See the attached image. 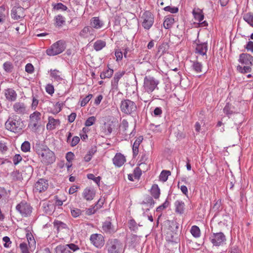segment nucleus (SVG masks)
I'll return each mask as SVG.
<instances>
[{"label":"nucleus","instance_id":"4d7b16f0","mask_svg":"<svg viewBox=\"0 0 253 253\" xmlns=\"http://www.w3.org/2000/svg\"><path fill=\"white\" fill-rule=\"evenodd\" d=\"M45 90L49 94L52 95L54 92V87L52 85L48 84L45 87Z\"/></svg>","mask_w":253,"mask_h":253},{"label":"nucleus","instance_id":"a211bd4d","mask_svg":"<svg viewBox=\"0 0 253 253\" xmlns=\"http://www.w3.org/2000/svg\"><path fill=\"white\" fill-rule=\"evenodd\" d=\"M3 94L6 100L10 102L15 101L17 97V94L16 91L11 88L4 89L3 91Z\"/></svg>","mask_w":253,"mask_h":253},{"label":"nucleus","instance_id":"b1692460","mask_svg":"<svg viewBox=\"0 0 253 253\" xmlns=\"http://www.w3.org/2000/svg\"><path fill=\"white\" fill-rule=\"evenodd\" d=\"M155 204V202L151 197H148L145 201L141 203L142 209L144 211H147L152 208Z\"/></svg>","mask_w":253,"mask_h":253},{"label":"nucleus","instance_id":"c9c22d12","mask_svg":"<svg viewBox=\"0 0 253 253\" xmlns=\"http://www.w3.org/2000/svg\"><path fill=\"white\" fill-rule=\"evenodd\" d=\"M7 15L8 12L5 10V7L4 6H0V23L3 22L5 20Z\"/></svg>","mask_w":253,"mask_h":253},{"label":"nucleus","instance_id":"7ed1b4c3","mask_svg":"<svg viewBox=\"0 0 253 253\" xmlns=\"http://www.w3.org/2000/svg\"><path fill=\"white\" fill-rule=\"evenodd\" d=\"M253 57L247 53H242L240 55L239 61L245 65L242 67L238 65L237 67L238 71L241 73H247L251 71V66L252 65Z\"/></svg>","mask_w":253,"mask_h":253},{"label":"nucleus","instance_id":"c85d7f7f","mask_svg":"<svg viewBox=\"0 0 253 253\" xmlns=\"http://www.w3.org/2000/svg\"><path fill=\"white\" fill-rule=\"evenodd\" d=\"M143 137L142 136H139L136 138L133 143V147H132V151H133V155L134 157H136L139 152L138 148L139 146L142 141Z\"/></svg>","mask_w":253,"mask_h":253},{"label":"nucleus","instance_id":"6ab92c4d","mask_svg":"<svg viewBox=\"0 0 253 253\" xmlns=\"http://www.w3.org/2000/svg\"><path fill=\"white\" fill-rule=\"evenodd\" d=\"M95 195V191L93 189L88 187L85 188L82 193V197L86 201L92 200Z\"/></svg>","mask_w":253,"mask_h":253},{"label":"nucleus","instance_id":"3c124183","mask_svg":"<svg viewBox=\"0 0 253 253\" xmlns=\"http://www.w3.org/2000/svg\"><path fill=\"white\" fill-rule=\"evenodd\" d=\"M54 8L57 10H61L62 11H65L67 10V7L62 3H58L54 6Z\"/></svg>","mask_w":253,"mask_h":253},{"label":"nucleus","instance_id":"5fc2aeb1","mask_svg":"<svg viewBox=\"0 0 253 253\" xmlns=\"http://www.w3.org/2000/svg\"><path fill=\"white\" fill-rule=\"evenodd\" d=\"M19 247L22 253H29L27 245L26 243H21Z\"/></svg>","mask_w":253,"mask_h":253},{"label":"nucleus","instance_id":"cd10ccee","mask_svg":"<svg viewBox=\"0 0 253 253\" xmlns=\"http://www.w3.org/2000/svg\"><path fill=\"white\" fill-rule=\"evenodd\" d=\"M113 128V122H108L104 123L102 129L105 135H110L112 132Z\"/></svg>","mask_w":253,"mask_h":253},{"label":"nucleus","instance_id":"052dcab7","mask_svg":"<svg viewBox=\"0 0 253 253\" xmlns=\"http://www.w3.org/2000/svg\"><path fill=\"white\" fill-rule=\"evenodd\" d=\"M7 150V147L4 142L0 141V153L4 154Z\"/></svg>","mask_w":253,"mask_h":253},{"label":"nucleus","instance_id":"f3484780","mask_svg":"<svg viewBox=\"0 0 253 253\" xmlns=\"http://www.w3.org/2000/svg\"><path fill=\"white\" fill-rule=\"evenodd\" d=\"M113 163L115 167H121L126 162L125 156L121 153H117L113 158Z\"/></svg>","mask_w":253,"mask_h":253},{"label":"nucleus","instance_id":"2f4dec72","mask_svg":"<svg viewBox=\"0 0 253 253\" xmlns=\"http://www.w3.org/2000/svg\"><path fill=\"white\" fill-rule=\"evenodd\" d=\"M150 193L155 199H158L160 195V189L157 184H153L151 187Z\"/></svg>","mask_w":253,"mask_h":253},{"label":"nucleus","instance_id":"4be33fe9","mask_svg":"<svg viewBox=\"0 0 253 253\" xmlns=\"http://www.w3.org/2000/svg\"><path fill=\"white\" fill-rule=\"evenodd\" d=\"M90 25L93 29H99L104 26V23L98 17H93L90 20Z\"/></svg>","mask_w":253,"mask_h":253},{"label":"nucleus","instance_id":"603ef678","mask_svg":"<svg viewBox=\"0 0 253 253\" xmlns=\"http://www.w3.org/2000/svg\"><path fill=\"white\" fill-rule=\"evenodd\" d=\"M28 244L30 248H35L36 246V241L34 238L31 236L27 237Z\"/></svg>","mask_w":253,"mask_h":253},{"label":"nucleus","instance_id":"0e129e2a","mask_svg":"<svg viewBox=\"0 0 253 253\" xmlns=\"http://www.w3.org/2000/svg\"><path fill=\"white\" fill-rule=\"evenodd\" d=\"M74 154L71 152H69L66 154V159L68 162H71L74 159Z\"/></svg>","mask_w":253,"mask_h":253},{"label":"nucleus","instance_id":"423d86ee","mask_svg":"<svg viewBox=\"0 0 253 253\" xmlns=\"http://www.w3.org/2000/svg\"><path fill=\"white\" fill-rule=\"evenodd\" d=\"M159 82L154 77L150 76H146L144 79L143 88L144 93H152L157 87Z\"/></svg>","mask_w":253,"mask_h":253},{"label":"nucleus","instance_id":"ddd939ff","mask_svg":"<svg viewBox=\"0 0 253 253\" xmlns=\"http://www.w3.org/2000/svg\"><path fill=\"white\" fill-rule=\"evenodd\" d=\"M89 239L91 243L97 248H101L105 244L104 237L101 234H92Z\"/></svg>","mask_w":253,"mask_h":253},{"label":"nucleus","instance_id":"aec40b11","mask_svg":"<svg viewBox=\"0 0 253 253\" xmlns=\"http://www.w3.org/2000/svg\"><path fill=\"white\" fill-rule=\"evenodd\" d=\"M14 112L19 115H24L27 112V108L25 104L23 102H16L13 106Z\"/></svg>","mask_w":253,"mask_h":253},{"label":"nucleus","instance_id":"2eb2a0df","mask_svg":"<svg viewBox=\"0 0 253 253\" xmlns=\"http://www.w3.org/2000/svg\"><path fill=\"white\" fill-rule=\"evenodd\" d=\"M192 13L194 19L199 22L202 26L208 25V23L206 21H203L204 18V14L203 10L200 8H194L193 10Z\"/></svg>","mask_w":253,"mask_h":253},{"label":"nucleus","instance_id":"39448f33","mask_svg":"<svg viewBox=\"0 0 253 253\" xmlns=\"http://www.w3.org/2000/svg\"><path fill=\"white\" fill-rule=\"evenodd\" d=\"M168 227L166 231V240L169 242H173L177 237L178 223L174 221H168Z\"/></svg>","mask_w":253,"mask_h":253},{"label":"nucleus","instance_id":"dca6fc26","mask_svg":"<svg viewBox=\"0 0 253 253\" xmlns=\"http://www.w3.org/2000/svg\"><path fill=\"white\" fill-rule=\"evenodd\" d=\"M48 187L47 180L41 178L39 179L35 184L34 190L36 191L42 192L45 191Z\"/></svg>","mask_w":253,"mask_h":253},{"label":"nucleus","instance_id":"c756f323","mask_svg":"<svg viewBox=\"0 0 253 253\" xmlns=\"http://www.w3.org/2000/svg\"><path fill=\"white\" fill-rule=\"evenodd\" d=\"M175 211L179 214H182L184 212L185 204L181 201H176L174 203Z\"/></svg>","mask_w":253,"mask_h":253},{"label":"nucleus","instance_id":"7c9ffc66","mask_svg":"<svg viewBox=\"0 0 253 253\" xmlns=\"http://www.w3.org/2000/svg\"><path fill=\"white\" fill-rule=\"evenodd\" d=\"M174 23V19L172 16L166 17L163 23L164 27L166 29L172 27Z\"/></svg>","mask_w":253,"mask_h":253},{"label":"nucleus","instance_id":"58836bf2","mask_svg":"<svg viewBox=\"0 0 253 253\" xmlns=\"http://www.w3.org/2000/svg\"><path fill=\"white\" fill-rule=\"evenodd\" d=\"M170 175V172L169 170H163L159 176V179L163 182H165L167 180L168 176Z\"/></svg>","mask_w":253,"mask_h":253},{"label":"nucleus","instance_id":"473e14b6","mask_svg":"<svg viewBox=\"0 0 253 253\" xmlns=\"http://www.w3.org/2000/svg\"><path fill=\"white\" fill-rule=\"evenodd\" d=\"M243 18L250 26L253 27V13L248 12L244 14Z\"/></svg>","mask_w":253,"mask_h":253},{"label":"nucleus","instance_id":"69168bd1","mask_svg":"<svg viewBox=\"0 0 253 253\" xmlns=\"http://www.w3.org/2000/svg\"><path fill=\"white\" fill-rule=\"evenodd\" d=\"M104 203V200L102 198H100L98 200L95 206V207L96 209V210H97L98 209L101 208L103 206Z\"/></svg>","mask_w":253,"mask_h":253},{"label":"nucleus","instance_id":"412c9836","mask_svg":"<svg viewBox=\"0 0 253 253\" xmlns=\"http://www.w3.org/2000/svg\"><path fill=\"white\" fill-rule=\"evenodd\" d=\"M60 121L59 119H55L52 117L48 118V123L46 125V128L48 130H53L60 125Z\"/></svg>","mask_w":253,"mask_h":253},{"label":"nucleus","instance_id":"f257e3e1","mask_svg":"<svg viewBox=\"0 0 253 253\" xmlns=\"http://www.w3.org/2000/svg\"><path fill=\"white\" fill-rule=\"evenodd\" d=\"M5 126L8 130L16 133L20 132L25 125L20 117L14 115L8 118L5 123Z\"/></svg>","mask_w":253,"mask_h":253},{"label":"nucleus","instance_id":"bb28decb","mask_svg":"<svg viewBox=\"0 0 253 253\" xmlns=\"http://www.w3.org/2000/svg\"><path fill=\"white\" fill-rule=\"evenodd\" d=\"M208 50L207 44L203 43L198 44L196 45L195 50L196 53L201 55H206Z\"/></svg>","mask_w":253,"mask_h":253},{"label":"nucleus","instance_id":"1a4fd4ad","mask_svg":"<svg viewBox=\"0 0 253 253\" xmlns=\"http://www.w3.org/2000/svg\"><path fill=\"white\" fill-rule=\"evenodd\" d=\"M41 114L35 111L30 115L29 128L33 132H36L38 128V123L41 120Z\"/></svg>","mask_w":253,"mask_h":253},{"label":"nucleus","instance_id":"13d9d810","mask_svg":"<svg viewBox=\"0 0 253 253\" xmlns=\"http://www.w3.org/2000/svg\"><path fill=\"white\" fill-rule=\"evenodd\" d=\"M80 140V139L79 137L77 136L73 137L70 143V145L72 147L75 146L79 143Z\"/></svg>","mask_w":253,"mask_h":253},{"label":"nucleus","instance_id":"393cba45","mask_svg":"<svg viewBox=\"0 0 253 253\" xmlns=\"http://www.w3.org/2000/svg\"><path fill=\"white\" fill-rule=\"evenodd\" d=\"M89 35H94V29L89 26H85L80 32V36L84 38H87Z\"/></svg>","mask_w":253,"mask_h":253},{"label":"nucleus","instance_id":"a878e982","mask_svg":"<svg viewBox=\"0 0 253 253\" xmlns=\"http://www.w3.org/2000/svg\"><path fill=\"white\" fill-rule=\"evenodd\" d=\"M102 229L106 233H113L116 232V229L109 221H106L103 222Z\"/></svg>","mask_w":253,"mask_h":253},{"label":"nucleus","instance_id":"4468645a","mask_svg":"<svg viewBox=\"0 0 253 253\" xmlns=\"http://www.w3.org/2000/svg\"><path fill=\"white\" fill-rule=\"evenodd\" d=\"M210 240L214 246H219L222 245L226 241V238L222 232L213 233L210 237Z\"/></svg>","mask_w":253,"mask_h":253},{"label":"nucleus","instance_id":"c03bdc74","mask_svg":"<svg viewBox=\"0 0 253 253\" xmlns=\"http://www.w3.org/2000/svg\"><path fill=\"white\" fill-rule=\"evenodd\" d=\"M232 107L231 104L227 103L223 109V111L226 115H231L234 113L233 110L232 109Z\"/></svg>","mask_w":253,"mask_h":253},{"label":"nucleus","instance_id":"79ce46f5","mask_svg":"<svg viewBox=\"0 0 253 253\" xmlns=\"http://www.w3.org/2000/svg\"><path fill=\"white\" fill-rule=\"evenodd\" d=\"M96 120V118L94 116L89 117L85 122V126L88 127L93 125L95 123Z\"/></svg>","mask_w":253,"mask_h":253},{"label":"nucleus","instance_id":"e2e57ef3","mask_svg":"<svg viewBox=\"0 0 253 253\" xmlns=\"http://www.w3.org/2000/svg\"><path fill=\"white\" fill-rule=\"evenodd\" d=\"M117 61L121 60L123 58V53L120 50H116L115 53Z\"/></svg>","mask_w":253,"mask_h":253},{"label":"nucleus","instance_id":"f8f14e48","mask_svg":"<svg viewBox=\"0 0 253 253\" xmlns=\"http://www.w3.org/2000/svg\"><path fill=\"white\" fill-rule=\"evenodd\" d=\"M142 19V25L144 29L149 30L152 26L154 18L153 14L149 11H145L141 17Z\"/></svg>","mask_w":253,"mask_h":253},{"label":"nucleus","instance_id":"e433bc0d","mask_svg":"<svg viewBox=\"0 0 253 253\" xmlns=\"http://www.w3.org/2000/svg\"><path fill=\"white\" fill-rule=\"evenodd\" d=\"M190 232L191 234L195 238H198L200 236L201 231L199 227L194 225L191 227Z\"/></svg>","mask_w":253,"mask_h":253},{"label":"nucleus","instance_id":"864d4df0","mask_svg":"<svg viewBox=\"0 0 253 253\" xmlns=\"http://www.w3.org/2000/svg\"><path fill=\"white\" fill-rule=\"evenodd\" d=\"M72 215L74 217H78L82 213V211L79 209H73L71 210Z\"/></svg>","mask_w":253,"mask_h":253},{"label":"nucleus","instance_id":"5701e85b","mask_svg":"<svg viewBox=\"0 0 253 253\" xmlns=\"http://www.w3.org/2000/svg\"><path fill=\"white\" fill-rule=\"evenodd\" d=\"M23 11L22 7H14L11 10V17L14 19H19L23 16Z\"/></svg>","mask_w":253,"mask_h":253},{"label":"nucleus","instance_id":"a19ab883","mask_svg":"<svg viewBox=\"0 0 253 253\" xmlns=\"http://www.w3.org/2000/svg\"><path fill=\"white\" fill-rule=\"evenodd\" d=\"M192 68L197 73L202 72V65L199 62H194L192 65Z\"/></svg>","mask_w":253,"mask_h":253},{"label":"nucleus","instance_id":"9d476101","mask_svg":"<svg viewBox=\"0 0 253 253\" xmlns=\"http://www.w3.org/2000/svg\"><path fill=\"white\" fill-rule=\"evenodd\" d=\"M16 209L22 216L27 217L31 214L33 208L26 201H22L17 205Z\"/></svg>","mask_w":253,"mask_h":253},{"label":"nucleus","instance_id":"4c0bfd02","mask_svg":"<svg viewBox=\"0 0 253 253\" xmlns=\"http://www.w3.org/2000/svg\"><path fill=\"white\" fill-rule=\"evenodd\" d=\"M3 68L5 72L11 73L13 69V65L12 62L6 61L3 63Z\"/></svg>","mask_w":253,"mask_h":253},{"label":"nucleus","instance_id":"37998d69","mask_svg":"<svg viewBox=\"0 0 253 253\" xmlns=\"http://www.w3.org/2000/svg\"><path fill=\"white\" fill-rule=\"evenodd\" d=\"M55 21L57 26H61L65 22V18L61 15H58L55 18Z\"/></svg>","mask_w":253,"mask_h":253},{"label":"nucleus","instance_id":"0eeeda50","mask_svg":"<svg viewBox=\"0 0 253 253\" xmlns=\"http://www.w3.org/2000/svg\"><path fill=\"white\" fill-rule=\"evenodd\" d=\"M136 109V104L129 99H124L121 102L120 109L124 114L130 115L134 113Z\"/></svg>","mask_w":253,"mask_h":253},{"label":"nucleus","instance_id":"680f3d73","mask_svg":"<svg viewBox=\"0 0 253 253\" xmlns=\"http://www.w3.org/2000/svg\"><path fill=\"white\" fill-rule=\"evenodd\" d=\"M39 104V100L36 99L35 97H33L32 103L31 105L32 109L33 110H36Z\"/></svg>","mask_w":253,"mask_h":253},{"label":"nucleus","instance_id":"20e7f679","mask_svg":"<svg viewBox=\"0 0 253 253\" xmlns=\"http://www.w3.org/2000/svg\"><path fill=\"white\" fill-rule=\"evenodd\" d=\"M108 253H121L124 251L123 243L117 239L108 240L106 245Z\"/></svg>","mask_w":253,"mask_h":253},{"label":"nucleus","instance_id":"bf43d9fd","mask_svg":"<svg viewBox=\"0 0 253 253\" xmlns=\"http://www.w3.org/2000/svg\"><path fill=\"white\" fill-rule=\"evenodd\" d=\"M21 160L22 157L19 154H16L13 158V162L15 165H17L19 164Z\"/></svg>","mask_w":253,"mask_h":253},{"label":"nucleus","instance_id":"de8ad7c7","mask_svg":"<svg viewBox=\"0 0 253 253\" xmlns=\"http://www.w3.org/2000/svg\"><path fill=\"white\" fill-rule=\"evenodd\" d=\"M132 174L133 175L134 178L138 180L142 174V171L139 168L137 167L134 169Z\"/></svg>","mask_w":253,"mask_h":253},{"label":"nucleus","instance_id":"f03ea898","mask_svg":"<svg viewBox=\"0 0 253 253\" xmlns=\"http://www.w3.org/2000/svg\"><path fill=\"white\" fill-rule=\"evenodd\" d=\"M37 154L41 162L46 166L53 163L55 161L56 158L54 152L48 148L38 149Z\"/></svg>","mask_w":253,"mask_h":253},{"label":"nucleus","instance_id":"338daca9","mask_svg":"<svg viewBox=\"0 0 253 253\" xmlns=\"http://www.w3.org/2000/svg\"><path fill=\"white\" fill-rule=\"evenodd\" d=\"M25 71L28 73H32L34 71V67L32 64H27L25 66Z\"/></svg>","mask_w":253,"mask_h":253},{"label":"nucleus","instance_id":"6e6552de","mask_svg":"<svg viewBox=\"0 0 253 253\" xmlns=\"http://www.w3.org/2000/svg\"><path fill=\"white\" fill-rule=\"evenodd\" d=\"M65 49V46L64 42L62 41H58L47 49L46 52L49 56H54L62 53Z\"/></svg>","mask_w":253,"mask_h":253},{"label":"nucleus","instance_id":"f704fd0d","mask_svg":"<svg viewBox=\"0 0 253 253\" xmlns=\"http://www.w3.org/2000/svg\"><path fill=\"white\" fill-rule=\"evenodd\" d=\"M114 73V70L108 68V69L102 72L100 75L101 79H104L105 78H110Z\"/></svg>","mask_w":253,"mask_h":253},{"label":"nucleus","instance_id":"774afa93","mask_svg":"<svg viewBox=\"0 0 253 253\" xmlns=\"http://www.w3.org/2000/svg\"><path fill=\"white\" fill-rule=\"evenodd\" d=\"M245 48L248 51L253 52V42L252 41L249 42L246 45Z\"/></svg>","mask_w":253,"mask_h":253},{"label":"nucleus","instance_id":"6e6d98bb","mask_svg":"<svg viewBox=\"0 0 253 253\" xmlns=\"http://www.w3.org/2000/svg\"><path fill=\"white\" fill-rule=\"evenodd\" d=\"M164 10L165 11L170 12L171 13H175L178 11V8L175 7H170L169 6L165 7L164 8Z\"/></svg>","mask_w":253,"mask_h":253},{"label":"nucleus","instance_id":"8fccbe9b","mask_svg":"<svg viewBox=\"0 0 253 253\" xmlns=\"http://www.w3.org/2000/svg\"><path fill=\"white\" fill-rule=\"evenodd\" d=\"M92 97V94H89L86 97L84 98L82 101H81V106H84L86 105V104L89 101V100Z\"/></svg>","mask_w":253,"mask_h":253},{"label":"nucleus","instance_id":"a18cd8bd","mask_svg":"<svg viewBox=\"0 0 253 253\" xmlns=\"http://www.w3.org/2000/svg\"><path fill=\"white\" fill-rule=\"evenodd\" d=\"M61 72L57 70H51L50 71V76L52 78H53L55 80H60L61 78H60Z\"/></svg>","mask_w":253,"mask_h":253},{"label":"nucleus","instance_id":"ea45409f","mask_svg":"<svg viewBox=\"0 0 253 253\" xmlns=\"http://www.w3.org/2000/svg\"><path fill=\"white\" fill-rule=\"evenodd\" d=\"M125 71H118L116 72L113 78L114 82L118 84L120 79L125 75Z\"/></svg>","mask_w":253,"mask_h":253},{"label":"nucleus","instance_id":"72a5a7b5","mask_svg":"<svg viewBox=\"0 0 253 253\" xmlns=\"http://www.w3.org/2000/svg\"><path fill=\"white\" fill-rule=\"evenodd\" d=\"M106 46V42L102 40H97L93 44L94 49L96 51H99L101 50Z\"/></svg>","mask_w":253,"mask_h":253},{"label":"nucleus","instance_id":"49530a36","mask_svg":"<svg viewBox=\"0 0 253 253\" xmlns=\"http://www.w3.org/2000/svg\"><path fill=\"white\" fill-rule=\"evenodd\" d=\"M87 177L89 179L93 180L97 185L99 186L101 177L100 176L95 177L93 174L89 173L87 175Z\"/></svg>","mask_w":253,"mask_h":253},{"label":"nucleus","instance_id":"09e8293b","mask_svg":"<svg viewBox=\"0 0 253 253\" xmlns=\"http://www.w3.org/2000/svg\"><path fill=\"white\" fill-rule=\"evenodd\" d=\"M21 148L23 152H29L31 148L30 143L28 141L24 142L21 145Z\"/></svg>","mask_w":253,"mask_h":253},{"label":"nucleus","instance_id":"9b49d317","mask_svg":"<svg viewBox=\"0 0 253 253\" xmlns=\"http://www.w3.org/2000/svg\"><path fill=\"white\" fill-rule=\"evenodd\" d=\"M79 249L78 246L73 243L65 245H60L55 248V253H73Z\"/></svg>","mask_w":253,"mask_h":253}]
</instances>
